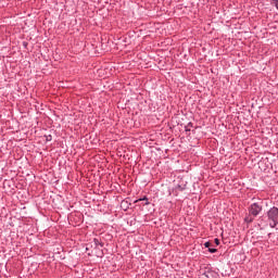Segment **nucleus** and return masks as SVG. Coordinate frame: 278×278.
Segmentation results:
<instances>
[{"label":"nucleus","mask_w":278,"mask_h":278,"mask_svg":"<svg viewBox=\"0 0 278 278\" xmlns=\"http://www.w3.org/2000/svg\"><path fill=\"white\" fill-rule=\"evenodd\" d=\"M267 225H269V227L271 229H275V227H277L278 225V207L273 206L271 208H269L267 211Z\"/></svg>","instance_id":"obj_1"},{"label":"nucleus","mask_w":278,"mask_h":278,"mask_svg":"<svg viewBox=\"0 0 278 278\" xmlns=\"http://www.w3.org/2000/svg\"><path fill=\"white\" fill-rule=\"evenodd\" d=\"M262 210H263L262 205H260V203L257 202H254L249 207V214L250 216H254V217L260 216V214L262 213Z\"/></svg>","instance_id":"obj_2"},{"label":"nucleus","mask_w":278,"mask_h":278,"mask_svg":"<svg viewBox=\"0 0 278 278\" xmlns=\"http://www.w3.org/2000/svg\"><path fill=\"white\" fill-rule=\"evenodd\" d=\"M204 277L205 278H218V273H216L214 270H206L204 273Z\"/></svg>","instance_id":"obj_3"},{"label":"nucleus","mask_w":278,"mask_h":278,"mask_svg":"<svg viewBox=\"0 0 278 278\" xmlns=\"http://www.w3.org/2000/svg\"><path fill=\"white\" fill-rule=\"evenodd\" d=\"M140 201H143V205H150L151 202H149V198H147V195H144L143 198H140L138 200H135V203H140Z\"/></svg>","instance_id":"obj_4"},{"label":"nucleus","mask_w":278,"mask_h":278,"mask_svg":"<svg viewBox=\"0 0 278 278\" xmlns=\"http://www.w3.org/2000/svg\"><path fill=\"white\" fill-rule=\"evenodd\" d=\"M93 243L96 249H98V247H101V249H103V242H100L99 239H93Z\"/></svg>","instance_id":"obj_5"},{"label":"nucleus","mask_w":278,"mask_h":278,"mask_svg":"<svg viewBox=\"0 0 278 278\" xmlns=\"http://www.w3.org/2000/svg\"><path fill=\"white\" fill-rule=\"evenodd\" d=\"M253 220H254V218L251 217V216H247V217L244 218V222L248 223V224L253 223Z\"/></svg>","instance_id":"obj_6"},{"label":"nucleus","mask_w":278,"mask_h":278,"mask_svg":"<svg viewBox=\"0 0 278 278\" xmlns=\"http://www.w3.org/2000/svg\"><path fill=\"white\" fill-rule=\"evenodd\" d=\"M46 138V142H51V140H53V136L51 135H45Z\"/></svg>","instance_id":"obj_7"},{"label":"nucleus","mask_w":278,"mask_h":278,"mask_svg":"<svg viewBox=\"0 0 278 278\" xmlns=\"http://www.w3.org/2000/svg\"><path fill=\"white\" fill-rule=\"evenodd\" d=\"M218 250L215 248H208V253H217Z\"/></svg>","instance_id":"obj_8"},{"label":"nucleus","mask_w":278,"mask_h":278,"mask_svg":"<svg viewBox=\"0 0 278 278\" xmlns=\"http://www.w3.org/2000/svg\"><path fill=\"white\" fill-rule=\"evenodd\" d=\"M176 190H180V192H184V190H186V187H181V186L178 185L176 187Z\"/></svg>","instance_id":"obj_9"},{"label":"nucleus","mask_w":278,"mask_h":278,"mask_svg":"<svg viewBox=\"0 0 278 278\" xmlns=\"http://www.w3.org/2000/svg\"><path fill=\"white\" fill-rule=\"evenodd\" d=\"M204 247H205V249H210V247H212V242L206 241V242L204 243Z\"/></svg>","instance_id":"obj_10"},{"label":"nucleus","mask_w":278,"mask_h":278,"mask_svg":"<svg viewBox=\"0 0 278 278\" xmlns=\"http://www.w3.org/2000/svg\"><path fill=\"white\" fill-rule=\"evenodd\" d=\"M214 242H215L216 247H218V244H220V240H219L218 238H216V239L214 240Z\"/></svg>","instance_id":"obj_11"},{"label":"nucleus","mask_w":278,"mask_h":278,"mask_svg":"<svg viewBox=\"0 0 278 278\" xmlns=\"http://www.w3.org/2000/svg\"><path fill=\"white\" fill-rule=\"evenodd\" d=\"M98 257H103V251H100Z\"/></svg>","instance_id":"obj_12"},{"label":"nucleus","mask_w":278,"mask_h":278,"mask_svg":"<svg viewBox=\"0 0 278 278\" xmlns=\"http://www.w3.org/2000/svg\"><path fill=\"white\" fill-rule=\"evenodd\" d=\"M276 8H277V10H278V0H276Z\"/></svg>","instance_id":"obj_13"},{"label":"nucleus","mask_w":278,"mask_h":278,"mask_svg":"<svg viewBox=\"0 0 278 278\" xmlns=\"http://www.w3.org/2000/svg\"><path fill=\"white\" fill-rule=\"evenodd\" d=\"M186 131H190V130L188 129V127H186Z\"/></svg>","instance_id":"obj_14"}]
</instances>
